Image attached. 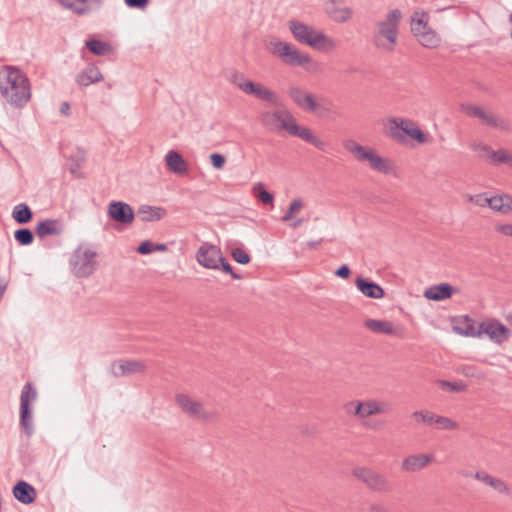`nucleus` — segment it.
<instances>
[{"label":"nucleus","instance_id":"nucleus-54","mask_svg":"<svg viewBox=\"0 0 512 512\" xmlns=\"http://www.w3.org/2000/svg\"><path fill=\"white\" fill-rule=\"evenodd\" d=\"M351 274V270L348 265H341L336 271L335 275L342 279H347Z\"/></svg>","mask_w":512,"mask_h":512},{"label":"nucleus","instance_id":"nucleus-18","mask_svg":"<svg viewBox=\"0 0 512 512\" xmlns=\"http://www.w3.org/2000/svg\"><path fill=\"white\" fill-rule=\"evenodd\" d=\"M176 402L180 408L189 416L196 419H209V413L205 411L202 403L192 400L188 395L179 394L176 396Z\"/></svg>","mask_w":512,"mask_h":512},{"label":"nucleus","instance_id":"nucleus-61","mask_svg":"<svg viewBox=\"0 0 512 512\" xmlns=\"http://www.w3.org/2000/svg\"><path fill=\"white\" fill-rule=\"evenodd\" d=\"M293 215H294V214H293V213L288 209V210L285 212V214L282 216V221H283V222H287V221L291 220V219H292V217H293Z\"/></svg>","mask_w":512,"mask_h":512},{"label":"nucleus","instance_id":"nucleus-15","mask_svg":"<svg viewBox=\"0 0 512 512\" xmlns=\"http://www.w3.org/2000/svg\"><path fill=\"white\" fill-rule=\"evenodd\" d=\"M107 214L113 221L128 225L134 221L135 213L133 208L122 201H112L108 205Z\"/></svg>","mask_w":512,"mask_h":512},{"label":"nucleus","instance_id":"nucleus-10","mask_svg":"<svg viewBox=\"0 0 512 512\" xmlns=\"http://www.w3.org/2000/svg\"><path fill=\"white\" fill-rule=\"evenodd\" d=\"M352 475L372 491L379 493H390L392 491V484L388 477L372 468L355 467L352 470Z\"/></svg>","mask_w":512,"mask_h":512},{"label":"nucleus","instance_id":"nucleus-63","mask_svg":"<svg viewBox=\"0 0 512 512\" xmlns=\"http://www.w3.org/2000/svg\"><path fill=\"white\" fill-rule=\"evenodd\" d=\"M321 242H322V239L315 240V241H309V242L307 243V245H308L310 248H315V247H317Z\"/></svg>","mask_w":512,"mask_h":512},{"label":"nucleus","instance_id":"nucleus-2","mask_svg":"<svg viewBox=\"0 0 512 512\" xmlns=\"http://www.w3.org/2000/svg\"><path fill=\"white\" fill-rule=\"evenodd\" d=\"M0 94L12 107L24 108L31 98L30 81L19 68L6 66L0 74Z\"/></svg>","mask_w":512,"mask_h":512},{"label":"nucleus","instance_id":"nucleus-60","mask_svg":"<svg viewBox=\"0 0 512 512\" xmlns=\"http://www.w3.org/2000/svg\"><path fill=\"white\" fill-rule=\"evenodd\" d=\"M60 4L66 8L73 7V3H75V0H59Z\"/></svg>","mask_w":512,"mask_h":512},{"label":"nucleus","instance_id":"nucleus-40","mask_svg":"<svg viewBox=\"0 0 512 512\" xmlns=\"http://www.w3.org/2000/svg\"><path fill=\"white\" fill-rule=\"evenodd\" d=\"M487 157L491 158L494 163H506L510 159V155L503 149L493 151L492 149L488 153Z\"/></svg>","mask_w":512,"mask_h":512},{"label":"nucleus","instance_id":"nucleus-41","mask_svg":"<svg viewBox=\"0 0 512 512\" xmlns=\"http://www.w3.org/2000/svg\"><path fill=\"white\" fill-rule=\"evenodd\" d=\"M415 418H420V420L424 423L433 424L435 423V417L436 415L430 411L427 410H421V411H415L412 414Z\"/></svg>","mask_w":512,"mask_h":512},{"label":"nucleus","instance_id":"nucleus-19","mask_svg":"<svg viewBox=\"0 0 512 512\" xmlns=\"http://www.w3.org/2000/svg\"><path fill=\"white\" fill-rule=\"evenodd\" d=\"M145 368V364L138 360H120L114 361L110 370L113 376L122 377L143 372Z\"/></svg>","mask_w":512,"mask_h":512},{"label":"nucleus","instance_id":"nucleus-45","mask_svg":"<svg viewBox=\"0 0 512 512\" xmlns=\"http://www.w3.org/2000/svg\"><path fill=\"white\" fill-rule=\"evenodd\" d=\"M219 269L223 272L230 274L233 279L239 280L242 279V276L236 272H234L232 266L226 259L223 257V260L219 261Z\"/></svg>","mask_w":512,"mask_h":512},{"label":"nucleus","instance_id":"nucleus-28","mask_svg":"<svg viewBox=\"0 0 512 512\" xmlns=\"http://www.w3.org/2000/svg\"><path fill=\"white\" fill-rule=\"evenodd\" d=\"M454 330L460 334L467 337H480L482 335L481 328L476 329L475 321L471 319L468 315H465L460 322L459 326H455Z\"/></svg>","mask_w":512,"mask_h":512},{"label":"nucleus","instance_id":"nucleus-3","mask_svg":"<svg viewBox=\"0 0 512 512\" xmlns=\"http://www.w3.org/2000/svg\"><path fill=\"white\" fill-rule=\"evenodd\" d=\"M289 29L299 43L308 45L313 49L328 51L335 47L333 39L326 36L323 32L310 28L302 22L296 20L289 21Z\"/></svg>","mask_w":512,"mask_h":512},{"label":"nucleus","instance_id":"nucleus-56","mask_svg":"<svg viewBox=\"0 0 512 512\" xmlns=\"http://www.w3.org/2000/svg\"><path fill=\"white\" fill-rule=\"evenodd\" d=\"M495 230L505 236L512 237V224H500L495 227Z\"/></svg>","mask_w":512,"mask_h":512},{"label":"nucleus","instance_id":"nucleus-4","mask_svg":"<svg viewBox=\"0 0 512 512\" xmlns=\"http://www.w3.org/2000/svg\"><path fill=\"white\" fill-rule=\"evenodd\" d=\"M229 81L247 95H253L257 99L276 107L283 105L281 98L276 92L270 90L260 83H255L247 79L241 72H232L229 77Z\"/></svg>","mask_w":512,"mask_h":512},{"label":"nucleus","instance_id":"nucleus-50","mask_svg":"<svg viewBox=\"0 0 512 512\" xmlns=\"http://www.w3.org/2000/svg\"><path fill=\"white\" fill-rule=\"evenodd\" d=\"M150 0H124V3L129 8L144 9L149 4Z\"/></svg>","mask_w":512,"mask_h":512},{"label":"nucleus","instance_id":"nucleus-9","mask_svg":"<svg viewBox=\"0 0 512 512\" xmlns=\"http://www.w3.org/2000/svg\"><path fill=\"white\" fill-rule=\"evenodd\" d=\"M389 121L394 125L389 129V136L397 143H404L406 136H409L419 144L427 141L424 132L412 120L391 118Z\"/></svg>","mask_w":512,"mask_h":512},{"label":"nucleus","instance_id":"nucleus-57","mask_svg":"<svg viewBox=\"0 0 512 512\" xmlns=\"http://www.w3.org/2000/svg\"><path fill=\"white\" fill-rule=\"evenodd\" d=\"M303 208V201L300 199V198H297L295 200H293L291 203H290V206H289V210L295 214L297 212H299L301 209Z\"/></svg>","mask_w":512,"mask_h":512},{"label":"nucleus","instance_id":"nucleus-49","mask_svg":"<svg viewBox=\"0 0 512 512\" xmlns=\"http://www.w3.org/2000/svg\"><path fill=\"white\" fill-rule=\"evenodd\" d=\"M70 9H72L78 15H85L91 12L93 8L88 4L73 3V7Z\"/></svg>","mask_w":512,"mask_h":512},{"label":"nucleus","instance_id":"nucleus-13","mask_svg":"<svg viewBox=\"0 0 512 512\" xmlns=\"http://www.w3.org/2000/svg\"><path fill=\"white\" fill-rule=\"evenodd\" d=\"M463 111L470 116L476 117L483 121L489 127L497 128L505 132H510L512 130L511 124L508 120L500 118L492 113H487L481 106L466 104L462 105Z\"/></svg>","mask_w":512,"mask_h":512},{"label":"nucleus","instance_id":"nucleus-8","mask_svg":"<svg viewBox=\"0 0 512 512\" xmlns=\"http://www.w3.org/2000/svg\"><path fill=\"white\" fill-rule=\"evenodd\" d=\"M37 390L31 382H27L20 395L19 425L27 437L34 433L31 403L37 399Z\"/></svg>","mask_w":512,"mask_h":512},{"label":"nucleus","instance_id":"nucleus-5","mask_svg":"<svg viewBox=\"0 0 512 512\" xmlns=\"http://www.w3.org/2000/svg\"><path fill=\"white\" fill-rule=\"evenodd\" d=\"M402 13L399 9L391 10L384 21L378 23V33L374 37V44L378 48L392 51L397 43L399 24Z\"/></svg>","mask_w":512,"mask_h":512},{"label":"nucleus","instance_id":"nucleus-12","mask_svg":"<svg viewBox=\"0 0 512 512\" xmlns=\"http://www.w3.org/2000/svg\"><path fill=\"white\" fill-rule=\"evenodd\" d=\"M271 52L278 55L289 66L304 67L311 61L308 54L301 53L295 46L280 40L272 41Z\"/></svg>","mask_w":512,"mask_h":512},{"label":"nucleus","instance_id":"nucleus-46","mask_svg":"<svg viewBox=\"0 0 512 512\" xmlns=\"http://www.w3.org/2000/svg\"><path fill=\"white\" fill-rule=\"evenodd\" d=\"M490 487L494 488L496 491H498L501 494L509 495L510 489L505 484L503 480L500 478H494L493 481H491Z\"/></svg>","mask_w":512,"mask_h":512},{"label":"nucleus","instance_id":"nucleus-14","mask_svg":"<svg viewBox=\"0 0 512 512\" xmlns=\"http://www.w3.org/2000/svg\"><path fill=\"white\" fill-rule=\"evenodd\" d=\"M480 328L482 334H486L491 341L497 344H502L512 335V331L496 319L481 322Z\"/></svg>","mask_w":512,"mask_h":512},{"label":"nucleus","instance_id":"nucleus-37","mask_svg":"<svg viewBox=\"0 0 512 512\" xmlns=\"http://www.w3.org/2000/svg\"><path fill=\"white\" fill-rule=\"evenodd\" d=\"M438 429L442 430H454L458 428V424L445 416L436 415L435 423Z\"/></svg>","mask_w":512,"mask_h":512},{"label":"nucleus","instance_id":"nucleus-35","mask_svg":"<svg viewBox=\"0 0 512 512\" xmlns=\"http://www.w3.org/2000/svg\"><path fill=\"white\" fill-rule=\"evenodd\" d=\"M287 94L290 97V99L298 106H302V103L309 94V92H306L304 89H302L299 86H289L287 89Z\"/></svg>","mask_w":512,"mask_h":512},{"label":"nucleus","instance_id":"nucleus-29","mask_svg":"<svg viewBox=\"0 0 512 512\" xmlns=\"http://www.w3.org/2000/svg\"><path fill=\"white\" fill-rule=\"evenodd\" d=\"M364 326L377 334L391 335L394 333L393 324L387 320L367 319Z\"/></svg>","mask_w":512,"mask_h":512},{"label":"nucleus","instance_id":"nucleus-20","mask_svg":"<svg viewBox=\"0 0 512 512\" xmlns=\"http://www.w3.org/2000/svg\"><path fill=\"white\" fill-rule=\"evenodd\" d=\"M433 459L431 454H413L403 459L401 468L405 472L414 473L425 468Z\"/></svg>","mask_w":512,"mask_h":512},{"label":"nucleus","instance_id":"nucleus-51","mask_svg":"<svg viewBox=\"0 0 512 512\" xmlns=\"http://www.w3.org/2000/svg\"><path fill=\"white\" fill-rule=\"evenodd\" d=\"M474 478L485 483L486 485L490 486L491 485V481H493V479L495 477H492L491 475H489L488 473L484 472V471H477L475 474H474Z\"/></svg>","mask_w":512,"mask_h":512},{"label":"nucleus","instance_id":"nucleus-7","mask_svg":"<svg viewBox=\"0 0 512 512\" xmlns=\"http://www.w3.org/2000/svg\"><path fill=\"white\" fill-rule=\"evenodd\" d=\"M344 148L349 151L360 162H368L370 167L377 172L383 174L390 173L389 160L375 153L371 148H366L354 140H346L343 144Z\"/></svg>","mask_w":512,"mask_h":512},{"label":"nucleus","instance_id":"nucleus-11","mask_svg":"<svg viewBox=\"0 0 512 512\" xmlns=\"http://www.w3.org/2000/svg\"><path fill=\"white\" fill-rule=\"evenodd\" d=\"M97 252L79 246L70 258V266L75 276L79 278L89 277L96 268Z\"/></svg>","mask_w":512,"mask_h":512},{"label":"nucleus","instance_id":"nucleus-21","mask_svg":"<svg viewBox=\"0 0 512 512\" xmlns=\"http://www.w3.org/2000/svg\"><path fill=\"white\" fill-rule=\"evenodd\" d=\"M357 289L366 297L381 299L384 297V289L374 281L367 278L357 277L355 280Z\"/></svg>","mask_w":512,"mask_h":512},{"label":"nucleus","instance_id":"nucleus-43","mask_svg":"<svg viewBox=\"0 0 512 512\" xmlns=\"http://www.w3.org/2000/svg\"><path fill=\"white\" fill-rule=\"evenodd\" d=\"M440 384H441V387H443V388L448 387L453 392H461L466 389V384L462 381L451 382V381L443 380L440 382Z\"/></svg>","mask_w":512,"mask_h":512},{"label":"nucleus","instance_id":"nucleus-48","mask_svg":"<svg viewBox=\"0 0 512 512\" xmlns=\"http://www.w3.org/2000/svg\"><path fill=\"white\" fill-rule=\"evenodd\" d=\"M154 243L150 240H145L140 243V245L137 247L136 251L141 255H148L154 252Z\"/></svg>","mask_w":512,"mask_h":512},{"label":"nucleus","instance_id":"nucleus-27","mask_svg":"<svg viewBox=\"0 0 512 512\" xmlns=\"http://www.w3.org/2000/svg\"><path fill=\"white\" fill-rule=\"evenodd\" d=\"M138 216L143 222L159 221L166 214L164 208L143 205L138 209Z\"/></svg>","mask_w":512,"mask_h":512},{"label":"nucleus","instance_id":"nucleus-58","mask_svg":"<svg viewBox=\"0 0 512 512\" xmlns=\"http://www.w3.org/2000/svg\"><path fill=\"white\" fill-rule=\"evenodd\" d=\"M369 512H388V509L380 503H372Z\"/></svg>","mask_w":512,"mask_h":512},{"label":"nucleus","instance_id":"nucleus-23","mask_svg":"<svg viewBox=\"0 0 512 512\" xmlns=\"http://www.w3.org/2000/svg\"><path fill=\"white\" fill-rule=\"evenodd\" d=\"M457 289L449 283H440L428 287L424 291V297L432 301H442L450 298Z\"/></svg>","mask_w":512,"mask_h":512},{"label":"nucleus","instance_id":"nucleus-16","mask_svg":"<svg viewBox=\"0 0 512 512\" xmlns=\"http://www.w3.org/2000/svg\"><path fill=\"white\" fill-rule=\"evenodd\" d=\"M196 258L207 269H219V261L223 260V255L217 246L203 244L198 249Z\"/></svg>","mask_w":512,"mask_h":512},{"label":"nucleus","instance_id":"nucleus-24","mask_svg":"<svg viewBox=\"0 0 512 512\" xmlns=\"http://www.w3.org/2000/svg\"><path fill=\"white\" fill-rule=\"evenodd\" d=\"M35 232L39 238L43 239L47 236L60 235L63 232V227L56 219H45L37 224Z\"/></svg>","mask_w":512,"mask_h":512},{"label":"nucleus","instance_id":"nucleus-55","mask_svg":"<svg viewBox=\"0 0 512 512\" xmlns=\"http://www.w3.org/2000/svg\"><path fill=\"white\" fill-rule=\"evenodd\" d=\"M500 196L504 206L505 213L507 214L509 212H512V196H510L509 194H502Z\"/></svg>","mask_w":512,"mask_h":512},{"label":"nucleus","instance_id":"nucleus-33","mask_svg":"<svg viewBox=\"0 0 512 512\" xmlns=\"http://www.w3.org/2000/svg\"><path fill=\"white\" fill-rule=\"evenodd\" d=\"M254 195L257 199L265 205L272 204L274 201V195L267 191L263 183H257L253 187Z\"/></svg>","mask_w":512,"mask_h":512},{"label":"nucleus","instance_id":"nucleus-42","mask_svg":"<svg viewBox=\"0 0 512 512\" xmlns=\"http://www.w3.org/2000/svg\"><path fill=\"white\" fill-rule=\"evenodd\" d=\"M487 205L494 211L506 214L500 195L489 197Z\"/></svg>","mask_w":512,"mask_h":512},{"label":"nucleus","instance_id":"nucleus-53","mask_svg":"<svg viewBox=\"0 0 512 512\" xmlns=\"http://www.w3.org/2000/svg\"><path fill=\"white\" fill-rule=\"evenodd\" d=\"M471 149L476 152H479V153H485L483 156H487L491 150V148L488 145L480 143V142L472 143Z\"/></svg>","mask_w":512,"mask_h":512},{"label":"nucleus","instance_id":"nucleus-59","mask_svg":"<svg viewBox=\"0 0 512 512\" xmlns=\"http://www.w3.org/2000/svg\"><path fill=\"white\" fill-rule=\"evenodd\" d=\"M70 105L68 102H62L60 106V112L64 115H69Z\"/></svg>","mask_w":512,"mask_h":512},{"label":"nucleus","instance_id":"nucleus-26","mask_svg":"<svg viewBox=\"0 0 512 512\" xmlns=\"http://www.w3.org/2000/svg\"><path fill=\"white\" fill-rule=\"evenodd\" d=\"M165 161L167 167L176 174H184L188 170V166L183 156L174 150H170L166 156Z\"/></svg>","mask_w":512,"mask_h":512},{"label":"nucleus","instance_id":"nucleus-34","mask_svg":"<svg viewBox=\"0 0 512 512\" xmlns=\"http://www.w3.org/2000/svg\"><path fill=\"white\" fill-rule=\"evenodd\" d=\"M14 238L21 246H28L34 241V234L29 228H19L14 232Z\"/></svg>","mask_w":512,"mask_h":512},{"label":"nucleus","instance_id":"nucleus-31","mask_svg":"<svg viewBox=\"0 0 512 512\" xmlns=\"http://www.w3.org/2000/svg\"><path fill=\"white\" fill-rule=\"evenodd\" d=\"M12 217L18 224H27L33 219V212L26 203H19L13 208Z\"/></svg>","mask_w":512,"mask_h":512},{"label":"nucleus","instance_id":"nucleus-6","mask_svg":"<svg viewBox=\"0 0 512 512\" xmlns=\"http://www.w3.org/2000/svg\"><path fill=\"white\" fill-rule=\"evenodd\" d=\"M428 21L429 16L425 11H414L411 16V32L423 47L432 49L440 45L441 38L429 26Z\"/></svg>","mask_w":512,"mask_h":512},{"label":"nucleus","instance_id":"nucleus-44","mask_svg":"<svg viewBox=\"0 0 512 512\" xmlns=\"http://www.w3.org/2000/svg\"><path fill=\"white\" fill-rule=\"evenodd\" d=\"M336 12H338L340 14L339 16L335 17V19L338 22H346V21H348L351 18V15H352V10L350 8H342V9L334 8V9L329 11V13L331 15H333Z\"/></svg>","mask_w":512,"mask_h":512},{"label":"nucleus","instance_id":"nucleus-25","mask_svg":"<svg viewBox=\"0 0 512 512\" xmlns=\"http://www.w3.org/2000/svg\"><path fill=\"white\" fill-rule=\"evenodd\" d=\"M103 80V75L99 68L94 64H89L83 71L76 76L77 84L89 86Z\"/></svg>","mask_w":512,"mask_h":512},{"label":"nucleus","instance_id":"nucleus-22","mask_svg":"<svg viewBox=\"0 0 512 512\" xmlns=\"http://www.w3.org/2000/svg\"><path fill=\"white\" fill-rule=\"evenodd\" d=\"M14 497L22 504L29 505L36 499V489L24 480L18 481L13 487Z\"/></svg>","mask_w":512,"mask_h":512},{"label":"nucleus","instance_id":"nucleus-64","mask_svg":"<svg viewBox=\"0 0 512 512\" xmlns=\"http://www.w3.org/2000/svg\"><path fill=\"white\" fill-rule=\"evenodd\" d=\"M389 408H390L389 404H387V403H380L381 414L388 412Z\"/></svg>","mask_w":512,"mask_h":512},{"label":"nucleus","instance_id":"nucleus-1","mask_svg":"<svg viewBox=\"0 0 512 512\" xmlns=\"http://www.w3.org/2000/svg\"><path fill=\"white\" fill-rule=\"evenodd\" d=\"M261 121L263 125L271 131L279 132L281 130H285L290 135L299 137L317 149L321 151L325 150V143L319 139L311 129L304 126H299L295 117L287 109L276 110L273 112H263L261 114Z\"/></svg>","mask_w":512,"mask_h":512},{"label":"nucleus","instance_id":"nucleus-32","mask_svg":"<svg viewBox=\"0 0 512 512\" xmlns=\"http://www.w3.org/2000/svg\"><path fill=\"white\" fill-rule=\"evenodd\" d=\"M86 47L91 53L97 56L105 55L111 50L110 44L98 39L86 41Z\"/></svg>","mask_w":512,"mask_h":512},{"label":"nucleus","instance_id":"nucleus-52","mask_svg":"<svg viewBox=\"0 0 512 512\" xmlns=\"http://www.w3.org/2000/svg\"><path fill=\"white\" fill-rule=\"evenodd\" d=\"M488 199H489V197H486L482 194L473 195V196L469 197L470 202H472L478 206H481V207H484L488 204Z\"/></svg>","mask_w":512,"mask_h":512},{"label":"nucleus","instance_id":"nucleus-36","mask_svg":"<svg viewBox=\"0 0 512 512\" xmlns=\"http://www.w3.org/2000/svg\"><path fill=\"white\" fill-rule=\"evenodd\" d=\"M363 419L372 415L381 414L380 403L376 400L363 402Z\"/></svg>","mask_w":512,"mask_h":512},{"label":"nucleus","instance_id":"nucleus-38","mask_svg":"<svg viewBox=\"0 0 512 512\" xmlns=\"http://www.w3.org/2000/svg\"><path fill=\"white\" fill-rule=\"evenodd\" d=\"M363 402L364 401H350L345 405V411L348 414H353L355 416H358L359 418L363 419Z\"/></svg>","mask_w":512,"mask_h":512},{"label":"nucleus","instance_id":"nucleus-62","mask_svg":"<svg viewBox=\"0 0 512 512\" xmlns=\"http://www.w3.org/2000/svg\"><path fill=\"white\" fill-rule=\"evenodd\" d=\"M154 251H166L167 250V246L166 244H154Z\"/></svg>","mask_w":512,"mask_h":512},{"label":"nucleus","instance_id":"nucleus-30","mask_svg":"<svg viewBox=\"0 0 512 512\" xmlns=\"http://www.w3.org/2000/svg\"><path fill=\"white\" fill-rule=\"evenodd\" d=\"M85 159V151L80 148H77L76 151L71 154V156L69 157L70 163L68 169L73 176L77 178L81 177L80 170L82 168L83 163L85 162Z\"/></svg>","mask_w":512,"mask_h":512},{"label":"nucleus","instance_id":"nucleus-47","mask_svg":"<svg viewBox=\"0 0 512 512\" xmlns=\"http://www.w3.org/2000/svg\"><path fill=\"white\" fill-rule=\"evenodd\" d=\"M210 162L215 169H222L225 165L226 158L223 154L212 153L210 155Z\"/></svg>","mask_w":512,"mask_h":512},{"label":"nucleus","instance_id":"nucleus-39","mask_svg":"<svg viewBox=\"0 0 512 512\" xmlns=\"http://www.w3.org/2000/svg\"><path fill=\"white\" fill-rule=\"evenodd\" d=\"M232 258L239 264L246 265L251 261V257L248 252L242 248H234L231 251Z\"/></svg>","mask_w":512,"mask_h":512},{"label":"nucleus","instance_id":"nucleus-17","mask_svg":"<svg viewBox=\"0 0 512 512\" xmlns=\"http://www.w3.org/2000/svg\"><path fill=\"white\" fill-rule=\"evenodd\" d=\"M332 104L322 96L309 93L299 108L305 112L314 113L320 117L327 116L331 112Z\"/></svg>","mask_w":512,"mask_h":512}]
</instances>
